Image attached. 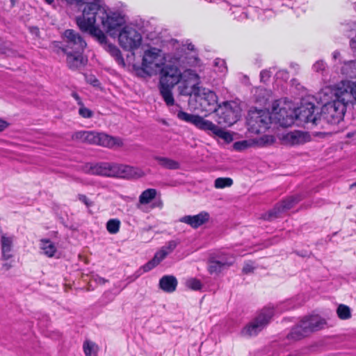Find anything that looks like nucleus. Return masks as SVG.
<instances>
[{
    "instance_id": "37",
    "label": "nucleus",
    "mask_w": 356,
    "mask_h": 356,
    "mask_svg": "<svg viewBox=\"0 0 356 356\" xmlns=\"http://www.w3.org/2000/svg\"><path fill=\"white\" fill-rule=\"evenodd\" d=\"M178 242L174 240L168 241L165 245L163 246L161 249L167 252V255L172 253L178 245Z\"/></svg>"
},
{
    "instance_id": "54",
    "label": "nucleus",
    "mask_w": 356,
    "mask_h": 356,
    "mask_svg": "<svg viewBox=\"0 0 356 356\" xmlns=\"http://www.w3.org/2000/svg\"><path fill=\"white\" fill-rule=\"evenodd\" d=\"M13 267L11 262H6L3 264L2 268L5 270H8Z\"/></svg>"
},
{
    "instance_id": "62",
    "label": "nucleus",
    "mask_w": 356,
    "mask_h": 356,
    "mask_svg": "<svg viewBox=\"0 0 356 356\" xmlns=\"http://www.w3.org/2000/svg\"><path fill=\"white\" fill-rule=\"evenodd\" d=\"M187 71L185 72V74H184V76H186V74L188 75V74L186 72Z\"/></svg>"
},
{
    "instance_id": "43",
    "label": "nucleus",
    "mask_w": 356,
    "mask_h": 356,
    "mask_svg": "<svg viewBox=\"0 0 356 356\" xmlns=\"http://www.w3.org/2000/svg\"><path fill=\"white\" fill-rule=\"evenodd\" d=\"M157 265L153 261L152 259L149 261L147 263H146L145 265H143L140 270H143V273L148 272L151 270L152 268L156 267Z\"/></svg>"
},
{
    "instance_id": "46",
    "label": "nucleus",
    "mask_w": 356,
    "mask_h": 356,
    "mask_svg": "<svg viewBox=\"0 0 356 356\" xmlns=\"http://www.w3.org/2000/svg\"><path fill=\"white\" fill-rule=\"evenodd\" d=\"M275 141V138L273 136L265 135L261 138V143L262 144H271Z\"/></svg>"
},
{
    "instance_id": "15",
    "label": "nucleus",
    "mask_w": 356,
    "mask_h": 356,
    "mask_svg": "<svg viewBox=\"0 0 356 356\" xmlns=\"http://www.w3.org/2000/svg\"><path fill=\"white\" fill-rule=\"evenodd\" d=\"M316 107L314 103L304 102L296 111V116L298 120L304 123H312L313 125L319 124V115L314 114Z\"/></svg>"
},
{
    "instance_id": "64",
    "label": "nucleus",
    "mask_w": 356,
    "mask_h": 356,
    "mask_svg": "<svg viewBox=\"0 0 356 356\" xmlns=\"http://www.w3.org/2000/svg\"><path fill=\"white\" fill-rule=\"evenodd\" d=\"M35 31H36V32H37V33H38V32H39V30H38V28H35Z\"/></svg>"
},
{
    "instance_id": "31",
    "label": "nucleus",
    "mask_w": 356,
    "mask_h": 356,
    "mask_svg": "<svg viewBox=\"0 0 356 356\" xmlns=\"http://www.w3.org/2000/svg\"><path fill=\"white\" fill-rule=\"evenodd\" d=\"M41 248L43 250L44 254L49 257L54 256V254L56 252V248L54 244L47 239L41 240Z\"/></svg>"
},
{
    "instance_id": "32",
    "label": "nucleus",
    "mask_w": 356,
    "mask_h": 356,
    "mask_svg": "<svg viewBox=\"0 0 356 356\" xmlns=\"http://www.w3.org/2000/svg\"><path fill=\"white\" fill-rule=\"evenodd\" d=\"M337 314L341 320H347L351 318L350 308L343 304H341L337 309Z\"/></svg>"
},
{
    "instance_id": "18",
    "label": "nucleus",
    "mask_w": 356,
    "mask_h": 356,
    "mask_svg": "<svg viewBox=\"0 0 356 356\" xmlns=\"http://www.w3.org/2000/svg\"><path fill=\"white\" fill-rule=\"evenodd\" d=\"M186 72L188 74L190 79L180 81L179 86V94L185 96H191L193 95L195 97V93L197 89L201 88L198 86L199 83L197 82L199 76L194 71L191 70H187Z\"/></svg>"
},
{
    "instance_id": "47",
    "label": "nucleus",
    "mask_w": 356,
    "mask_h": 356,
    "mask_svg": "<svg viewBox=\"0 0 356 356\" xmlns=\"http://www.w3.org/2000/svg\"><path fill=\"white\" fill-rule=\"evenodd\" d=\"M78 198L81 202L84 203L88 207L92 205V202L85 195L79 194L78 195Z\"/></svg>"
},
{
    "instance_id": "1",
    "label": "nucleus",
    "mask_w": 356,
    "mask_h": 356,
    "mask_svg": "<svg viewBox=\"0 0 356 356\" xmlns=\"http://www.w3.org/2000/svg\"><path fill=\"white\" fill-rule=\"evenodd\" d=\"M82 170L86 174L106 177L131 179L144 175L138 168L113 162L87 163L82 167Z\"/></svg>"
},
{
    "instance_id": "39",
    "label": "nucleus",
    "mask_w": 356,
    "mask_h": 356,
    "mask_svg": "<svg viewBox=\"0 0 356 356\" xmlns=\"http://www.w3.org/2000/svg\"><path fill=\"white\" fill-rule=\"evenodd\" d=\"M167 256V252L161 249L155 253L152 259L158 266Z\"/></svg>"
},
{
    "instance_id": "48",
    "label": "nucleus",
    "mask_w": 356,
    "mask_h": 356,
    "mask_svg": "<svg viewBox=\"0 0 356 356\" xmlns=\"http://www.w3.org/2000/svg\"><path fill=\"white\" fill-rule=\"evenodd\" d=\"M51 47L54 49H60L63 51V48L65 47V43L63 44L61 42L54 41L51 42Z\"/></svg>"
},
{
    "instance_id": "34",
    "label": "nucleus",
    "mask_w": 356,
    "mask_h": 356,
    "mask_svg": "<svg viewBox=\"0 0 356 356\" xmlns=\"http://www.w3.org/2000/svg\"><path fill=\"white\" fill-rule=\"evenodd\" d=\"M233 184L232 179L229 177H219L214 181V186L216 188H224L230 187Z\"/></svg>"
},
{
    "instance_id": "55",
    "label": "nucleus",
    "mask_w": 356,
    "mask_h": 356,
    "mask_svg": "<svg viewBox=\"0 0 356 356\" xmlns=\"http://www.w3.org/2000/svg\"><path fill=\"white\" fill-rule=\"evenodd\" d=\"M340 56H341V54H340V52L339 51H334L332 53V58L334 60H337V59L339 58Z\"/></svg>"
},
{
    "instance_id": "11",
    "label": "nucleus",
    "mask_w": 356,
    "mask_h": 356,
    "mask_svg": "<svg viewBox=\"0 0 356 356\" xmlns=\"http://www.w3.org/2000/svg\"><path fill=\"white\" fill-rule=\"evenodd\" d=\"M65 47L63 52L71 51L75 54L82 53L87 44L83 37L73 29H66L61 35Z\"/></svg>"
},
{
    "instance_id": "6",
    "label": "nucleus",
    "mask_w": 356,
    "mask_h": 356,
    "mask_svg": "<svg viewBox=\"0 0 356 356\" xmlns=\"http://www.w3.org/2000/svg\"><path fill=\"white\" fill-rule=\"evenodd\" d=\"M72 139L108 148L122 147L123 145L122 140L120 138L93 131H77L72 135Z\"/></svg>"
},
{
    "instance_id": "29",
    "label": "nucleus",
    "mask_w": 356,
    "mask_h": 356,
    "mask_svg": "<svg viewBox=\"0 0 356 356\" xmlns=\"http://www.w3.org/2000/svg\"><path fill=\"white\" fill-rule=\"evenodd\" d=\"M343 74L353 77L356 76V60L343 61L341 68Z\"/></svg>"
},
{
    "instance_id": "7",
    "label": "nucleus",
    "mask_w": 356,
    "mask_h": 356,
    "mask_svg": "<svg viewBox=\"0 0 356 356\" xmlns=\"http://www.w3.org/2000/svg\"><path fill=\"white\" fill-rule=\"evenodd\" d=\"M195 101L198 106H195L202 112L215 113L220 104L218 102V96L209 88L201 87L195 93Z\"/></svg>"
},
{
    "instance_id": "61",
    "label": "nucleus",
    "mask_w": 356,
    "mask_h": 356,
    "mask_svg": "<svg viewBox=\"0 0 356 356\" xmlns=\"http://www.w3.org/2000/svg\"><path fill=\"white\" fill-rule=\"evenodd\" d=\"M354 186H355V187H356V181H355V182H354L353 184H351V185H350V187H351V188H352V187H354Z\"/></svg>"
},
{
    "instance_id": "58",
    "label": "nucleus",
    "mask_w": 356,
    "mask_h": 356,
    "mask_svg": "<svg viewBox=\"0 0 356 356\" xmlns=\"http://www.w3.org/2000/svg\"><path fill=\"white\" fill-rule=\"evenodd\" d=\"M154 205L156 207H161L163 204H162V202L161 200H159L158 202H155Z\"/></svg>"
},
{
    "instance_id": "63",
    "label": "nucleus",
    "mask_w": 356,
    "mask_h": 356,
    "mask_svg": "<svg viewBox=\"0 0 356 356\" xmlns=\"http://www.w3.org/2000/svg\"><path fill=\"white\" fill-rule=\"evenodd\" d=\"M187 71L185 72V74H184V76H186V74L188 75V74L186 72Z\"/></svg>"
},
{
    "instance_id": "50",
    "label": "nucleus",
    "mask_w": 356,
    "mask_h": 356,
    "mask_svg": "<svg viewBox=\"0 0 356 356\" xmlns=\"http://www.w3.org/2000/svg\"><path fill=\"white\" fill-rule=\"evenodd\" d=\"M276 76H277V77H280H280H282V78H283V79H287L289 78V74H288V72H287V71H286V70H280V71L277 73Z\"/></svg>"
},
{
    "instance_id": "10",
    "label": "nucleus",
    "mask_w": 356,
    "mask_h": 356,
    "mask_svg": "<svg viewBox=\"0 0 356 356\" xmlns=\"http://www.w3.org/2000/svg\"><path fill=\"white\" fill-rule=\"evenodd\" d=\"M163 65V61L160 49L151 48L145 51L140 67L144 74L152 76L156 73Z\"/></svg>"
},
{
    "instance_id": "12",
    "label": "nucleus",
    "mask_w": 356,
    "mask_h": 356,
    "mask_svg": "<svg viewBox=\"0 0 356 356\" xmlns=\"http://www.w3.org/2000/svg\"><path fill=\"white\" fill-rule=\"evenodd\" d=\"M119 44L127 51H133L138 49L142 42V36L135 29L124 26L118 35Z\"/></svg>"
},
{
    "instance_id": "56",
    "label": "nucleus",
    "mask_w": 356,
    "mask_h": 356,
    "mask_svg": "<svg viewBox=\"0 0 356 356\" xmlns=\"http://www.w3.org/2000/svg\"><path fill=\"white\" fill-rule=\"evenodd\" d=\"M4 49L3 42L1 38H0V52H2Z\"/></svg>"
},
{
    "instance_id": "19",
    "label": "nucleus",
    "mask_w": 356,
    "mask_h": 356,
    "mask_svg": "<svg viewBox=\"0 0 356 356\" xmlns=\"http://www.w3.org/2000/svg\"><path fill=\"white\" fill-rule=\"evenodd\" d=\"M335 90L346 103H353V99L356 101V81H341Z\"/></svg>"
},
{
    "instance_id": "25",
    "label": "nucleus",
    "mask_w": 356,
    "mask_h": 356,
    "mask_svg": "<svg viewBox=\"0 0 356 356\" xmlns=\"http://www.w3.org/2000/svg\"><path fill=\"white\" fill-rule=\"evenodd\" d=\"M67 54V63L72 70H76L84 64L82 53L75 54L71 51L65 52Z\"/></svg>"
},
{
    "instance_id": "38",
    "label": "nucleus",
    "mask_w": 356,
    "mask_h": 356,
    "mask_svg": "<svg viewBox=\"0 0 356 356\" xmlns=\"http://www.w3.org/2000/svg\"><path fill=\"white\" fill-rule=\"evenodd\" d=\"M95 348V343L92 341H86L83 343V350L86 356H92V353Z\"/></svg>"
},
{
    "instance_id": "8",
    "label": "nucleus",
    "mask_w": 356,
    "mask_h": 356,
    "mask_svg": "<svg viewBox=\"0 0 356 356\" xmlns=\"http://www.w3.org/2000/svg\"><path fill=\"white\" fill-rule=\"evenodd\" d=\"M247 123L248 129L254 134L265 132L271 123V117L268 111L265 110L250 111L248 113Z\"/></svg>"
},
{
    "instance_id": "41",
    "label": "nucleus",
    "mask_w": 356,
    "mask_h": 356,
    "mask_svg": "<svg viewBox=\"0 0 356 356\" xmlns=\"http://www.w3.org/2000/svg\"><path fill=\"white\" fill-rule=\"evenodd\" d=\"M325 68L326 64L323 60H318L313 65V70L316 72H323Z\"/></svg>"
},
{
    "instance_id": "45",
    "label": "nucleus",
    "mask_w": 356,
    "mask_h": 356,
    "mask_svg": "<svg viewBox=\"0 0 356 356\" xmlns=\"http://www.w3.org/2000/svg\"><path fill=\"white\" fill-rule=\"evenodd\" d=\"M271 76V72L269 70H262L260 73V79L262 82H266L269 80Z\"/></svg>"
},
{
    "instance_id": "17",
    "label": "nucleus",
    "mask_w": 356,
    "mask_h": 356,
    "mask_svg": "<svg viewBox=\"0 0 356 356\" xmlns=\"http://www.w3.org/2000/svg\"><path fill=\"white\" fill-rule=\"evenodd\" d=\"M300 200V195L291 196L277 204L272 210L266 213L264 218L267 220H273L278 218L281 213L293 207Z\"/></svg>"
},
{
    "instance_id": "2",
    "label": "nucleus",
    "mask_w": 356,
    "mask_h": 356,
    "mask_svg": "<svg viewBox=\"0 0 356 356\" xmlns=\"http://www.w3.org/2000/svg\"><path fill=\"white\" fill-rule=\"evenodd\" d=\"M78 5L85 4L82 15L76 19V24L83 32L89 33L92 37H97L99 40L104 41L106 35L103 31L96 27L95 15L102 6L99 5V0H74Z\"/></svg>"
},
{
    "instance_id": "27",
    "label": "nucleus",
    "mask_w": 356,
    "mask_h": 356,
    "mask_svg": "<svg viewBox=\"0 0 356 356\" xmlns=\"http://www.w3.org/2000/svg\"><path fill=\"white\" fill-rule=\"evenodd\" d=\"M174 87L159 86L160 94L168 106L175 105V99L172 90Z\"/></svg>"
},
{
    "instance_id": "60",
    "label": "nucleus",
    "mask_w": 356,
    "mask_h": 356,
    "mask_svg": "<svg viewBox=\"0 0 356 356\" xmlns=\"http://www.w3.org/2000/svg\"><path fill=\"white\" fill-rule=\"evenodd\" d=\"M100 280L102 283H105L106 282V280L104 278H101Z\"/></svg>"
},
{
    "instance_id": "52",
    "label": "nucleus",
    "mask_w": 356,
    "mask_h": 356,
    "mask_svg": "<svg viewBox=\"0 0 356 356\" xmlns=\"http://www.w3.org/2000/svg\"><path fill=\"white\" fill-rule=\"evenodd\" d=\"M8 126V123L0 118V132L3 131Z\"/></svg>"
},
{
    "instance_id": "49",
    "label": "nucleus",
    "mask_w": 356,
    "mask_h": 356,
    "mask_svg": "<svg viewBox=\"0 0 356 356\" xmlns=\"http://www.w3.org/2000/svg\"><path fill=\"white\" fill-rule=\"evenodd\" d=\"M254 270V268L252 267V265L250 264H245L243 268V273H245V274H248V273H250L251 272H252Z\"/></svg>"
},
{
    "instance_id": "42",
    "label": "nucleus",
    "mask_w": 356,
    "mask_h": 356,
    "mask_svg": "<svg viewBox=\"0 0 356 356\" xmlns=\"http://www.w3.org/2000/svg\"><path fill=\"white\" fill-rule=\"evenodd\" d=\"M234 149L238 151H242L248 147V143L246 140L238 141L234 143Z\"/></svg>"
},
{
    "instance_id": "33",
    "label": "nucleus",
    "mask_w": 356,
    "mask_h": 356,
    "mask_svg": "<svg viewBox=\"0 0 356 356\" xmlns=\"http://www.w3.org/2000/svg\"><path fill=\"white\" fill-rule=\"evenodd\" d=\"M120 221L117 218L110 219L106 222V229L111 234H117L120 230Z\"/></svg>"
},
{
    "instance_id": "3",
    "label": "nucleus",
    "mask_w": 356,
    "mask_h": 356,
    "mask_svg": "<svg viewBox=\"0 0 356 356\" xmlns=\"http://www.w3.org/2000/svg\"><path fill=\"white\" fill-rule=\"evenodd\" d=\"M325 323V320L318 315L305 316L291 327L286 335V339L290 343L302 340L312 332L321 330Z\"/></svg>"
},
{
    "instance_id": "36",
    "label": "nucleus",
    "mask_w": 356,
    "mask_h": 356,
    "mask_svg": "<svg viewBox=\"0 0 356 356\" xmlns=\"http://www.w3.org/2000/svg\"><path fill=\"white\" fill-rule=\"evenodd\" d=\"M186 285L188 288L194 291H199L202 287L201 282L196 278H190L187 280L186 282Z\"/></svg>"
},
{
    "instance_id": "59",
    "label": "nucleus",
    "mask_w": 356,
    "mask_h": 356,
    "mask_svg": "<svg viewBox=\"0 0 356 356\" xmlns=\"http://www.w3.org/2000/svg\"><path fill=\"white\" fill-rule=\"evenodd\" d=\"M44 1L48 4H51L54 1V0H44Z\"/></svg>"
},
{
    "instance_id": "40",
    "label": "nucleus",
    "mask_w": 356,
    "mask_h": 356,
    "mask_svg": "<svg viewBox=\"0 0 356 356\" xmlns=\"http://www.w3.org/2000/svg\"><path fill=\"white\" fill-rule=\"evenodd\" d=\"M79 114L84 118H90L93 116V112L89 108L84 106V104L80 106Z\"/></svg>"
},
{
    "instance_id": "5",
    "label": "nucleus",
    "mask_w": 356,
    "mask_h": 356,
    "mask_svg": "<svg viewBox=\"0 0 356 356\" xmlns=\"http://www.w3.org/2000/svg\"><path fill=\"white\" fill-rule=\"evenodd\" d=\"M177 117L181 121L192 124L199 129L211 132L227 143L233 140V136L229 132L223 130L212 122L205 120L198 115L190 114L179 110L177 111Z\"/></svg>"
},
{
    "instance_id": "24",
    "label": "nucleus",
    "mask_w": 356,
    "mask_h": 356,
    "mask_svg": "<svg viewBox=\"0 0 356 356\" xmlns=\"http://www.w3.org/2000/svg\"><path fill=\"white\" fill-rule=\"evenodd\" d=\"M13 237H8L5 235L1 236V258L3 260H8L13 257L12 247H13Z\"/></svg>"
},
{
    "instance_id": "35",
    "label": "nucleus",
    "mask_w": 356,
    "mask_h": 356,
    "mask_svg": "<svg viewBox=\"0 0 356 356\" xmlns=\"http://www.w3.org/2000/svg\"><path fill=\"white\" fill-rule=\"evenodd\" d=\"M212 257H214L216 259V260L218 261H222V262H226L227 264L225 265V268H227L228 267H229L230 266H232L234 263V259L228 256L227 254H218V255H211Z\"/></svg>"
},
{
    "instance_id": "20",
    "label": "nucleus",
    "mask_w": 356,
    "mask_h": 356,
    "mask_svg": "<svg viewBox=\"0 0 356 356\" xmlns=\"http://www.w3.org/2000/svg\"><path fill=\"white\" fill-rule=\"evenodd\" d=\"M282 139L286 144L293 146L310 141L311 136L308 132L295 130L284 135Z\"/></svg>"
},
{
    "instance_id": "51",
    "label": "nucleus",
    "mask_w": 356,
    "mask_h": 356,
    "mask_svg": "<svg viewBox=\"0 0 356 356\" xmlns=\"http://www.w3.org/2000/svg\"><path fill=\"white\" fill-rule=\"evenodd\" d=\"M72 96L77 102V104L79 106H82V104H83V103L81 97L78 95V93H76V92H73L72 93Z\"/></svg>"
},
{
    "instance_id": "14",
    "label": "nucleus",
    "mask_w": 356,
    "mask_h": 356,
    "mask_svg": "<svg viewBox=\"0 0 356 356\" xmlns=\"http://www.w3.org/2000/svg\"><path fill=\"white\" fill-rule=\"evenodd\" d=\"M215 113L218 116V123L228 127L236 122L240 117L238 107L228 102L220 104Z\"/></svg>"
},
{
    "instance_id": "4",
    "label": "nucleus",
    "mask_w": 356,
    "mask_h": 356,
    "mask_svg": "<svg viewBox=\"0 0 356 356\" xmlns=\"http://www.w3.org/2000/svg\"><path fill=\"white\" fill-rule=\"evenodd\" d=\"M334 98L324 104L319 114V122L323 121L330 124H338L343 120L348 103L343 101L342 97L334 89Z\"/></svg>"
},
{
    "instance_id": "28",
    "label": "nucleus",
    "mask_w": 356,
    "mask_h": 356,
    "mask_svg": "<svg viewBox=\"0 0 356 356\" xmlns=\"http://www.w3.org/2000/svg\"><path fill=\"white\" fill-rule=\"evenodd\" d=\"M226 264V262L218 261L211 256L208 259V271L211 275H218L225 269V265Z\"/></svg>"
},
{
    "instance_id": "9",
    "label": "nucleus",
    "mask_w": 356,
    "mask_h": 356,
    "mask_svg": "<svg viewBox=\"0 0 356 356\" xmlns=\"http://www.w3.org/2000/svg\"><path fill=\"white\" fill-rule=\"evenodd\" d=\"M95 26L99 28V24L106 32L111 33L118 27L122 26L125 20L123 16L119 13H107L104 8L99 10L95 15Z\"/></svg>"
},
{
    "instance_id": "22",
    "label": "nucleus",
    "mask_w": 356,
    "mask_h": 356,
    "mask_svg": "<svg viewBox=\"0 0 356 356\" xmlns=\"http://www.w3.org/2000/svg\"><path fill=\"white\" fill-rule=\"evenodd\" d=\"M97 40L104 45V49L115 59V60L122 65H124V60L122 56L120 50L114 44L107 43V38L104 41L99 40L97 37H94Z\"/></svg>"
},
{
    "instance_id": "57",
    "label": "nucleus",
    "mask_w": 356,
    "mask_h": 356,
    "mask_svg": "<svg viewBox=\"0 0 356 356\" xmlns=\"http://www.w3.org/2000/svg\"><path fill=\"white\" fill-rule=\"evenodd\" d=\"M187 48L188 50L193 51L195 49V47L193 44H188Z\"/></svg>"
},
{
    "instance_id": "13",
    "label": "nucleus",
    "mask_w": 356,
    "mask_h": 356,
    "mask_svg": "<svg viewBox=\"0 0 356 356\" xmlns=\"http://www.w3.org/2000/svg\"><path fill=\"white\" fill-rule=\"evenodd\" d=\"M273 314V308L266 307L263 309L254 321L243 329V334L247 336L257 334L268 324Z\"/></svg>"
},
{
    "instance_id": "44",
    "label": "nucleus",
    "mask_w": 356,
    "mask_h": 356,
    "mask_svg": "<svg viewBox=\"0 0 356 356\" xmlns=\"http://www.w3.org/2000/svg\"><path fill=\"white\" fill-rule=\"evenodd\" d=\"M214 65L218 67L221 72H224L226 70L225 62L222 59L216 58L214 61Z\"/></svg>"
},
{
    "instance_id": "21",
    "label": "nucleus",
    "mask_w": 356,
    "mask_h": 356,
    "mask_svg": "<svg viewBox=\"0 0 356 356\" xmlns=\"http://www.w3.org/2000/svg\"><path fill=\"white\" fill-rule=\"evenodd\" d=\"M209 218L210 215L208 212L202 211L194 216H184L180 218V222L186 223L194 229H197L207 222Z\"/></svg>"
},
{
    "instance_id": "26",
    "label": "nucleus",
    "mask_w": 356,
    "mask_h": 356,
    "mask_svg": "<svg viewBox=\"0 0 356 356\" xmlns=\"http://www.w3.org/2000/svg\"><path fill=\"white\" fill-rule=\"evenodd\" d=\"M154 159L163 168L168 170H178L180 168V163L170 158L156 156Z\"/></svg>"
},
{
    "instance_id": "23",
    "label": "nucleus",
    "mask_w": 356,
    "mask_h": 356,
    "mask_svg": "<svg viewBox=\"0 0 356 356\" xmlns=\"http://www.w3.org/2000/svg\"><path fill=\"white\" fill-rule=\"evenodd\" d=\"M177 280L173 275H164L159 280V287L166 293L174 292L177 286Z\"/></svg>"
},
{
    "instance_id": "16",
    "label": "nucleus",
    "mask_w": 356,
    "mask_h": 356,
    "mask_svg": "<svg viewBox=\"0 0 356 356\" xmlns=\"http://www.w3.org/2000/svg\"><path fill=\"white\" fill-rule=\"evenodd\" d=\"M181 74L178 67L166 65L161 69L159 86L174 87L181 79Z\"/></svg>"
},
{
    "instance_id": "53",
    "label": "nucleus",
    "mask_w": 356,
    "mask_h": 356,
    "mask_svg": "<svg viewBox=\"0 0 356 356\" xmlns=\"http://www.w3.org/2000/svg\"><path fill=\"white\" fill-rule=\"evenodd\" d=\"M89 81L93 86H99L100 85L99 80L96 78H91Z\"/></svg>"
},
{
    "instance_id": "30",
    "label": "nucleus",
    "mask_w": 356,
    "mask_h": 356,
    "mask_svg": "<svg viewBox=\"0 0 356 356\" xmlns=\"http://www.w3.org/2000/svg\"><path fill=\"white\" fill-rule=\"evenodd\" d=\"M156 195V190L154 188H148L145 190L139 196V202L142 204L149 203Z\"/></svg>"
}]
</instances>
